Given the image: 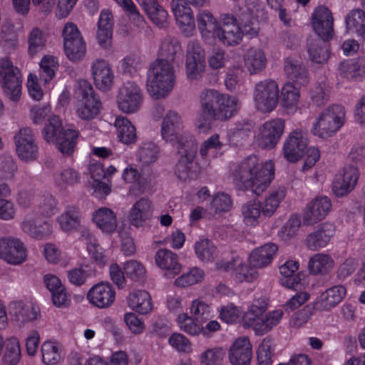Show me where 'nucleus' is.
Returning <instances> with one entry per match:
<instances>
[{"label":"nucleus","mask_w":365,"mask_h":365,"mask_svg":"<svg viewBox=\"0 0 365 365\" xmlns=\"http://www.w3.org/2000/svg\"><path fill=\"white\" fill-rule=\"evenodd\" d=\"M283 312L280 309L263 314L260 319L256 323L254 330L257 335H264L269 332L280 321Z\"/></svg>","instance_id":"45"},{"label":"nucleus","mask_w":365,"mask_h":365,"mask_svg":"<svg viewBox=\"0 0 365 365\" xmlns=\"http://www.w3.org/2000/svg\"><path fill=\"white\" fill-rule=\"evenodd\" d=\"M335 227L331 223H324L317 230L309 233L305 239V245L308 249L316 251L324 247L334 235Z\"/></svg>","instance_id":"26"},{"label":"nucleus","mask_w":365,"mask_h":365,"mask_svg":"<svg viewBox=\"0 0 365 365\" xmlns=\"http://www.w3.org/2000/svg\"><path fill=\"white\" fill-rule=\"evenodd\" d=\"M93 221L96 226L107 234L113 233L117 228L115 213L107 207H101L93 214Z\"/></svg>","instance_id":"35"},{"label":"nucleus","mask_w":365,"mask_h":365,"mask_svg":"<svg viewBox=\"0 0 365 365\" xmlns=\"http://www.w3.org/2000/svg\"><path fill=\"white\" fill-rule=\"evenodd\" d=\"M153 215L151 201L145 197H141L130 210L129 220L135 226H141L143 222L150 219Z\"/></svg>","instance_id":"34"},{"label":"nucleus","mask_w":365,"mask_h":365,"mask_svg":"<svg viewBox=\"0 0 365 365\" xmlns=\"http://www.w3.org/2000/svg\"><path fill=\"white\" fill-rule=\"evenodd\" d=\"M204 277V272L198 267H192L187 273L182 274L175 281L177 287H185L200 282Z\"/></svg>","instance_id":"60"},{"label":"nucleus","mask_w":365,"mask_h":365,"mask_svg":"<svg viewBox=\"0 0 365 365\" xmlns=\"http://www.w3.org/2000/svg\"><path fill=\"white\" fill-rule=\"evenodd\" d=\"M87 299L92 304L98 308H108L110 307L115 301V289L109 282L96 284L88 292Z\"/></svg>","instance_id":"19"},{"label":"nucleus","mask_w":365,"mask_h":365,"mask_svg":"<svg viewBox=\"0 0 365 365\" xmlns=\"http://www.w3.org/2000/svg\"><path fill=\"white\" fill-rule=\"evenodd\" d=\"M9 312L14 320L24 324L36 318L37 311L31 303L21 301L10 304Z\"/></svg>","instance_id":"37"},{"label":"nucleus","mask_w":365,"mask_h":365,"mask_svg":"<svg viewBox=\"0 0 365 365\" xmlns=\"http://www.w3.org/2000/svg\"><path fill=\"white\" fill-rule=\"evenodd\" d=\"M75 96L76 112L78 118L85 120H91L99 115L102 103L92 85L88 81L81 79L78 81Z\"/></svg>","instance_id":"5"},{"label":"nucleus","mask_w":365,"mask_h":365,"mask_svg":"<svg viewBox=\"0 0 365 365\" xmlns=\"http://www.w3.org/2000/svg\"><path fill=\"white\" fill-rule=\"evenodd\" d=\"M91 73L96 87L103 91L110 88L113 82V73L108 61L97 59L91 66Z\"/></svg>","instance_id":"21"},{"label":"nucleus","mask_w":365,"mask_h":365,"mask_svg":"<svg viewBox=\"0 0 365 365\" xmlns=\"http://www.w3.org/2000/svg\"><path fill=\"white\" fill-rule=\"evenodd\" d=\"M143 102V93L134 82L128 81L119 89L117 103L119 109L126 113L137 112Z\"/></svg>","instance_id":"11"},{"label":"nucleus","mask_w":365,"mask_h":365,"mask_svg":"<svg viewBox=\"0 0 365 365\" xmlns=\"http://www.w3.org/2000/svg\"><path fill=\"white\" fill-rule=\"evenodd\" d=\"M346 293V289L342 285L330 287L317 297V307L322 311H329L342 301Z\"/></svg>","instance_id":"28"},{"label":"nucleus","mask_w":365,"mask_h":365,"mask_svg":"<svg viewBox=\"0 0 365 365\" xmlns=\"http://www.w3.org/2000/svg\"><path fill=\"white\" fill-rule=\"evenodd\" d=\"M286 190L284 187H279L272 190L266 197L264 202L261 205L262 215L264 217H271L279 207L281 201L285 197Z\"/></svg>","instance_id":"46"},{"label":"nucleus","mask_w":365,"mask_h":365,"mask_svg":"<svg viewBox=\"0 0 365 365\" xmlns=\"http://www.w3.org/2000/svg\"><path fill=\"white\" fill-rule=\"evenodd\" d=\"M345 113V108L339 104L323 110L314 124L312 133L321 138L331 136L344 125Z\"/></svg>","instance_id":"6"},{"label":"nucleus","mask_w":365,"mask_h":365,"mask_svg":"<svg viewBox=\"0 0 365 365\" xmlns=\"http://www.w3.org/2000/svg\"><path fill=\"white\" fill-rule=\"evenodd\" d=\"M273 342L270 338L262 340L257 351V359L259 365H272Z\"/></svg>","instance_id":"56"},{"label":"nucleus","mask_w":365,"mask_h":365,"mask_svg":"<svg viewBox=\"0 0 365 365\" xmlns=\"http://www.w3.org/2000/svg\"><path fill=\"white\" fill-rule=\"evenodd\" d=\"M182 121L180 116L175 111H169L163 118L161 125L162 138L168 143L178 148L184 147L186 141L195 142L190 135L182 133Z\"/></svg>","instance_id":"8"},{"label":"nucleus","mask_w":365,"mask_h":365,"mask_svg":"<svg viewBox=\"0 0 365 365\" xmlns=\"http://www.w3.org/2000/svg\"><path fill=\"white\" fill-rule=\"evenodd\" d=\"M62 36L67 58L73 62L81 60L86 54V47L77 25L73 22L66 23L62 31Z\"/></svg>","instance_id":"9"},{"label":"nucleus","mask_w":365,"mask_h":365,"mask_svg":"<svg viewBox=\"0 0 365 365\" xmlns=\"http://www.w3.org/2000/svg\"><path fill=\"white\" fill-rule=\"evenodd\" d=\"M81 213L76 206L68 207L58 218L61 229L64 232L76 230L81 225Z\"/></svg>","instance_id":"41"},{"label":"nucleus","mask_w":365,"mask_h":365,"mask_svg":"<svg viewBox=\"0 0 365 365\" xmlns=\"http://www.w3.org/2000/svg\"><path fill=\"white\" fill-rule=\"evenodd\" d=\"M234 180L242 188L261 195L274 177V167L271 161L259 163L256 155H250L232 171Z\"/></svg>","instance_id":"1"},{"label":"nucleus","mask_w":365,"mask_h":365,"mask_svg":"<svg viewBox=\"0 0 365 365\" xmlns=\"http://www.w3.org/2000/svg\"><path fill=\"white\" fill-rule=\"evenodd\" d=\"M175 74L173 64L155 60L147 73V88L155 98L165 97L174 88Z\"/></svg>","instance_id":"4"},{"label":"nucleus","mask_w":365,"mask_h":365,"mask_svg":"<svg viewBox=\"0 0 365 365\" xmlns=\"http://www.w3.org/2000/svg\"><path fill=\"white\" fill-rule=\"evenodd\" d=\"M344 21L346 33L355 34L357 37L365 40V11L352 9L346 15Z\"/></svg>","instance_id":"33"},{"label":"nucleus","mask_w":365,"mask_h":365,"mask_svg":"<svg viewBox=\"0 0 365 365\" xmlns=\"http://www.w3.org/2000/svg\"><path fill=\"white\" fill-rule=\"evenodd\" d=\"M181 51L180 45L176 39L165 38L160 46L159 57L156 60L173 64L176 58L182 56Z\"/></svg>","instance_id":"43"},{"label":"nucleus","mask_w":365,"mask_h":365,"mask_svg":"<svg viewBox=\"0 0 365 365\" xmlns=\"http://www.w3.org/2000/svg\"><path fill=\"white\" fill-rule=\"evenodd\" d=\"M14 142L16 153L21 160L27 162L37 158L38 148L30 128L20 129L14 136Z\"/></svg>","instance_id":"12"},{"label":"nucleus","mask_w":365,"mask_h":365,"mask_svg":"<svg viewBox=\"0 0 365 365\" xmlns=\"http://www.w3.org/2000/svg\"><path fill=\"white\" fill-rule=\"evenodd\" d=\"M267 63L264 53L261 49L250 48L245 56V66L250 74L262 71Z\"/></svg>","instance_id":"44"},{"label":"nucleus","mask_w":365,"mask_h":365,"mask_svg":"<svg viewBox=\"0 0 365 365\" xmlns=\"http://www.w3.org/2000/svg\"><path fill=\"white\" fill-rule=\"evenodd\" d=\"M46 38L43 32L37 27L34 28L28 38L29 53L33 56L43 50L45 46Z\"/></svg>","instance_id":"63"},{"label":"nucleus","mask_w":365,"mask_h":365,"mask_svg":"<svg viewBox=\"0 0 365 365\" xmlns=\"http://www.w3.org/2000/svg\"><path fill=\"white\" fill-rule=\"evenodd\" d=\"M312 24L317 35L324 39H331L334 34V17L331 11L325 6H318L312 17Z\"/></svg>","instance_id":"17"},{"label":"nucleus","mask_w":365,"mask_h":365,"mask_svg":"<svg viewBox=\"0 0 365 365\" xmlns=\"http://www.w3.org/2000/svg\"><path fill=\"white\" fill-rule=\"evenodd\" d=\"M186 74L190 80H198L205 69L204 49L198 44L193 43L187 53Z\"/></svg>","instance_id":"18"},{"label":"nucleus","mask_w":365,"mask_h":365,"mask_svg":"<svg viewBox=\"0 0 365 365\" xmlns=\"http://www.w3.org/2000/svg\"><path fill=\"white\" fill-rule=\"evenodd\" d=\"M237 22L240 27L241 36L247 35L252 38L257 34V30L254 26L252 14L249 9L245 8L237 14Z\"/></svg>","instance_id":"55"},{"label":"nucleus","mask_w":365,"mask_h":365,"mask_svg":"<svg viewBox=\"0 0 365 365\" xmlns=\"http://www.w3.org/2000/svg\"><path fill=\"white\" fill-rule=\"evenodd\" d=\"M155 259L156 264L165 271V275L168 278L174 277L181 271L182 266L178 262V255L169 250H158L155 253Z\"/></svg>","instance_id":"27"},{"label":"nucleus","mask_w":365,"mask_h":365,"mask_svg":"<svg viewBox=\"0 0 365 365\" xmlns=\"http://www.w3.org/2000/svg\"><path fill=\"white\" fill-rule=\"evenodd\" d=\"M21 227L26 234L37 240H43L52 232V225L48 222L39 220L32 213L24 217Z\"/></svg>","instance_id":"23"},{"label":"nucleus","mask_w":365,"mask_h":365,"mask_svg":"<svg viewBox=\"0 0 365 365\" xmlns=\"http://www.w3.org/2000/svg\"><path fill=\"white\" fill-rule=\"evenodd\" d=\"M334 265L331 257L327 254L314 255L309 260L308 268L313 274H327L331 272Z\"/></svg>","instance_id":"39"},{"label":"nucleus","mask_w":365,"mask_h":365,"mask_svg":"<svg viewBox=\"0 0 365 365\" xmlns=\"http://www.w3.org/2000/svg\"><path fill=\"white\" fill-rule=\"evenodd\" d=\"M225 355V349L222 347L209 348L200 354V365H222Z\"/></svg>","instance_id":"53"},{"label":"nucleus","mask_w":365,"mask_h":365,"mask_svg":"<svg viewBox=\"0 0 365 365\" xmlns=\"http://www.w3.org/2000/svg\"><path fill=\"white\" fill-rule=\"evenodd\" d=\"M43 361L47 365H56L61 359L58 346L51 341H46L41 346Z\"/></svg>","instance_id":"57"},{"label":"nucleus","mask_w":365,"mask_h":365,"mask_svg":"<svg viewBox=\"0 0 365 365\" xmlns=\"http://www.w3.org/2000/svg\"><path fill=\"white\" fill-rule=\"evenodd\" d=\"M255 123L249 119H240L229 130L228 136L231 143L236 146L242 145L251 135Z\"/></svg>","instance_id":"31"},{"label":"nucleus","mask_w":365,"mask_h":365,"mask_svg":"<svg viewBox=\"0 0 365 365\" xmlns=\"http://www.w3.org/2000/svg\"><path fill=\"white\" fill-rule=\"evenodd\" d=\"M284 69L287 76L296 85L305 86L309 83L308 72L305 66L292 57L285 59Z\"/></svg>","instance_id":"29"},{"label":"nucleus","mask_w":365,"mask_h":365,"mask_svg":"<svg viewBox=\"0 0 365 365\" xmlns=\"http://www.w3.org/2000/svg\"><path fill=\"white\" fill-rule=\"evenodd\" d=\"M197 23L202 36L211 34L213 37L216 33L217 23L212 14L206 10H202L197 15Z\"/></svg>","instance_id":"49"},{"label":"nucleus","mask_w":365,"mask_h":365,"mask_svg":"<svg viewBox=\"0 0 365 365\" xmlns=\"http://www.w3.org/2000/svg\"><path fill=\"white\" fill-rule=\"evenodd\" d=\"M244 222L246 225L254 226L258 223V219L262 215L261 204L257 200H250L242 207Z\"/></svg>","instance_id":"51"},{"label":"nucleus","mask_w":365,"mask_h":365,"mask_svg":"<svg viewBox=\"0 0 365 365\" xmlns=\"http://www.w3.org/2000/svg\"><path fill=\"white\" fill-rule=\"evenodd\" d=\"M65 130L62 126L60 118L57 115H52L43 128L42 135L47 143H54Z\"/></svg>","instance_id":"48"},{"label":"nucleus","mask_w":365,"mask_h":365,"mask_svg":"<svg viewBox=\"0 0 365 365\" xmlns=\"http://www.w3.org/2000/svg\"><path fill=\"white\" fill-rule=\"evenodd\" d=\"M80 174L73 168H67L55 175V181L58 186H73L80 182Z\"/></svg>","instance_id":"61"},{"label":"nucleus","mask_w":365,"mask_h":365,"mask_svg":"<svg viewBox=\"0 0 365 365\" xmlns=\"http://www.w3.org/2000/svg\"><path fill=\"white\" fill-rule=\"evenodd\" d=\"M78 137V130L67 128L59 135L53 144L63 155L70 156L74 153Z\"/></svg>","instance_id":"38"},{"label":"nucleus","mask_w":365,"mask_h":365,"mask_svg":"<svg viewBox=\"0 0 365 365\" xmlns=\"http://www.w3.org/2000/svg\"><path fill=\"white\" fill-rule=\"evenodd\" d=\"M279 88L273 80H264L256 84L254 98L259 110L271 112L279 102Z\"/></svg>","instance_id":"10"},{"label":"nucleus","mask_w":365,"mask_h":365,"mask_svg":"<svg viewBox=\"0 0 365 365\" xmlns=\"http://www.w3.org/2000/svg\"><path fill=\"white\" fill-rule=\"evenodd\" d=\"M180 329L191 336H197L202 333L205 336L208 334L194 319L187 314H179L177 319Z\"/></svg>","instance_id":"54"},{"label":"nucleus","mask_w":365,"mask_h":365,"mask_svg":"<svg viewBox=\"0 0 365 365\" xmlns=\"http://www.w3.org/2000/svg\"><path fill=\"white\" fill-rule=\"evenodd\" d=\"M299 97L298 88L292 83H286L282 90V103L284 107L291 108L297 104Z\"/></svg>","instance_id":"64"},{"label":"nucleus","mask_w":365,"mask_h":365,"mask_svg":"<svg viewBox=\"0 0 365 365\" xmlns=\"http://www.w3.org/2000/svg\"><path fill=\"white\" fill-rule=\"evenodd\" d=\"M195 251L197 258L205 262L214 261L218 253L216 246L208 239L196 242Z\"/></svg>","instance_id":"47"},{"label":"nucleus","mask_w":365,"mask_h":365,"mask_svg":"<svg viewBox=\"0 0 365 365\" xmlns=\"http://www.w3.org/2000/svg\"><path fill=\"white\" fill-rule=\"evenodd\" d=\"M359 178L356 166L349 165L344 168L342 173L336 175L333 182L332 190L338 197H343L355 187Z\"/></svg>","instance_id":"20"},{"label":"nucleus","mask_w":365,"mask_h":365,"mask_svg":"<svg viewBox=\"0 0 365 365\" xmlns=\"http://www.w3.org/2000/svg\"><path fill=\"white\" fill-rule=\"evenodd\" d=\"M331 208L330 199L327 196H318L307 203L303 213L304 225H313L322 220Z\"/></svg>","instance_id":"15"},{"label":"nucleus","mask_w":365,"mask_h":365,"mask_svg":"<svg viewBox=\"0 0 365 365\" xmlns=\"http://www.w3.org/2000/svg\"><path fill=\"white\" fill-rule=\"evenodd\" d=\"M171 6L180 29L185 35H190L195 29V19L190 7L182 0H173Z\"/></svg>","instance_id":"22"},{"label":"nucleus","mask_w":365,"mask_h":365,"mask_svg":"<svg viewBox=\"0 0 365 365\" xmlns=\"http://www.w3.org/2000/svg\"><path fill=\"white\" fill-rule=\"evenodd\" d=\"M0 258L12 264L22 263L26 258L24 243L16 238H0Z\"/></svg>","instance_id":"16"},{"label":"nucleus","mask_w":365,"mask_h":365,"mask_svg":"<svg viewBox=\"0 0 365 365\" xmlns=\"http://www.w3.org/2000/svg\"><path fill=\"white\" fill-rule=\"evenodd\" d=\"M128 304L133 310L141 314H147L153 309L151 297L145 290H138L130 294Z\"/></svg>","instance_id":"40"},{"label":"nucleus","mask_w":365,"mask_h":365,"mask_svg":"<svg viewBox=\"0 0 365 365\" xmlns=\"http://www.w3.org/2000/svg\"><path fill=\"white\" fill-rule=\"evenodd\" d=\"M322 36H310L307 40V48L309 59L317 63H324L330 56L329 41Z\"/></svg>","instance_id":"25"},{"label":"nucleus","mask_w":365,"mask_h":365,"mask_svg":"<svg viewBox=\"0 0 365 365\" xmlns=\"http://www.w3.org/2000/svg\"><path fill=\"white\" fill-rule=\"evenodd\" d=\"M278 250L274 243H267L254 250L250 255L249 263L255 268H262L268 265Z\"/></svg>","instance_id":"30"},{"label":"nucleus","mask_w":365,"mask_h":365,"mask_svg":"<svg viewBox=\"0 0 365 365\" xmlns=\"http://www.w3.org/2000/svg\"><path fill=\"white\" fill-rule=\"evenodd\" d=\"M93 275V271L88 266H81L80 267L73 268L67 272V277L69 282L76 286L84 284L87 279Z\"/></svg>","instance_id":"58"},{"label":"nucleus","mask_w":365,"mask_h":365,"mask_svg":"<svg viewBox=\"0 0 365 365\" xmlns=\"http://www.w3.org/2000/svg\"><path fill=\"white\" fill-rule=\"evenodd\" d=\"M158 0H138V4L153 23L160 27L168 26L167 11L158 2Z\"/></svg>","instance_id":"32"},{"label":"nucleus","mask_w":365,"mask_h":365,"mask_svg":"<svg viewBox=\"0 0 365 365\" xmlns=\"http://www.w3.org/2000/svg\"><path fill=\"white\" fill-rule=\"evenodd\" d=\"M197 150V143L192 141H186L184 147L178 148L179 158L175 165V173L180 180L185 181L191 178V170Z\"/></svg>","instance_id":"14"},{"label":"nucleus","mask_w":365,"mask_h":365,"mask_svg":"<svg viewBox=\"0 0 365 365\" xmlns=\"http://www.w3.org/2000/svg\"><path fill=\"white\" fill-rule=\"evenodd\" d=\"M252 346L247 337L237 339L229 349V360L232 365H250Z\"/></svg>","instance_id":"24"},{"label":"nucleus","mask_w":365,"mask_h":365,"mask_svg":"<svg viewBox=\"0 0 365 365\" xmlns=\"http://www.w3.org/2000/svg\"><path fill=\"white\" fill-rule=\"evenodd\" d=\"M236 262V268L232 274L237 282H252L258 277V272L250 264H246L240 258Z\"/></svg>","instance_id":"50"},{"label":"nucleus","mask_w":365,"mask_h":365,"mask_svg":"<svg viewBox=\"0 0 365 365\" xmlns=\"http://www.w3.org/2000/svg\"><path fill=\"white\" fill-rule=\"evenodd\" d=\"M341 76L348 80L361 81L365 78V63L360 59H349L339 66Z\"/></svg>","instance_id":"36"},{"label":"nucleus","mask_w":365,"mask_h":365,"mask_svg":"<svg viewBox=\"0 0 365 365\" xmlns=\"http://www.w3.org/2000/svg\"><path fill=\"white\" fill-rule=\"evenodd\" d=\"M21 358L20 344L17 338L9 339L6 344V349L3 361L6 365H16Z\"/></svg>","instance_id":"52"},{"label":"nucleus","mask_w":365,"mask_h":365,"mask_svg":"<svg viewBox=\"0 0 365 365\" xmlns=\"http://www.w3.org/2000/svg\"><path fill=\"white\" fill-rule=\"evenodd\" d=\"M284 158L289 163H294L301 160L305 154L303 170L312 168L319 160L320 153L318 148H308V140L300 130H294L286 138L282 148Z\"/></svg>","instance_id":"3"},{"label":"nucleus","mask_w":365,"mask_h":365,"mask_svg":"<svg viewBox=\"0 0 365 365\" xmlns=\"http://www.w3.org/2000/svg\"><path fill=\"white\" fill-rule=\"evenodd\" d=\"M22 77L20 70L9 58L0 59V85L4 94L12 102L19 101L21 93Z\"/></svg>","instance_id":"7"},{"label":"nucleus","mask_w":365,"mask_h":365,"mask_svg":"<svg viewBox=\"0 0 365 365\" xmlns=\"http://www.w3.org/2000/svg\"><path fill=\"white\" fill-rule=\"evenodd\" d=\"M119 140L124 144H131L135 142L137 135L135 126L126 118L118 116L114 123Z\"/></svg>","instance_id":"42"},{"label":"nucleus","mask_w":365,"mask_h":365,"mask_svg":"<svg viewBox=\"0 0 365 365\" xmlns=\"http://www.w3.org/2000/svg\"><path fill=\"white\" fill-rule=\"evenodd\" d=\"M284 127V120L279 118L264 123L259 128V145L267 150L274 148L279 141Z\"/></svg>","instance_id":"13"},{"label":"nucleus","mask_w":365,"mask_h":365,"mask_svg":"<svg viewBox=\"0 0 365 365\" xmlns=\"http://www.w3.org/2000/svg\"><path fill=\"white\" fill-rule=\"evenodd\" d=\"M58 67L57 59L53 56H44L40 63V78L47 83L55 76Z\"/></svg>","instance_id":"59"},{"label":"nucleus","mask_w":365,"mask_h":365,"mask_svg":"<svg viewBox=\"0 0 365 365\" xmlns=\"http://www.w3.org/2000/svg\"><path fill=\"white\" fill-rule=\"evenodd\" d=\"M240 108L235 96L208 89L200 94V118L209 125L214 121H227L237 114Z\"/></svg>","instance_id":"2"},{"label":"nucleus","mask_w":365,"mask_h":365,"mask_svg":"<svg viewBox=\"0 0 365 365\" xmlns=\"http://www.w3.org/2000/svg\"><path fill=\"white\" fill-rule=\"evenodd\" d=\"M266 310L267 306L265 304H252L242 317L244 326L253 327L254 328Z\"/></svg>","instance_id":"62"}]
</instances>
